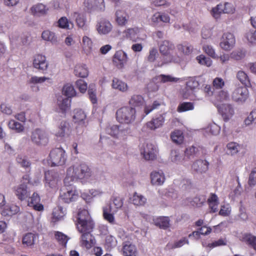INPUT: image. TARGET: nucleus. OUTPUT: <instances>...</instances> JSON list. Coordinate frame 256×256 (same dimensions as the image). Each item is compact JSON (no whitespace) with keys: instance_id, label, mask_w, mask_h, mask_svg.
<instances>
[{"instance_id":"26","label":"nucleus","mask_w":256,"mask_h":256,"mask_svg":"<svg viewBox=\"0 0 256 256\" xmlns=\"http://www.w3.org/2000/svg\"><path fill=\"white\" fill-rule=\"evenodd\" d=\"M108 132L112 136H116L119 134V133H121L124 135L129 134L130 132V129L128 127H126V128L122 129L118 126L114 125L108 130Z\"/></svg>"},{"instance_id":"48","label":"nucleus","mask_w":256,"mask_h":256,"mask_svg":"<svg viewBox=\"0 0 256 256\" xmlns=\"http://www.w3.org/2000/svg\"><path fill=\"white\" fill-rule=\"evenodd\" d=\"M246 54V52L243 50H234L230 54L231 58L238 60L244 58Z\"/></svg>"},{"instance_id":"54","label":"nucleus","mask_w":256,"mask_h":256,"mask_svg":"<svg viewBox=\"0 0 256 256\" xmlns=\"http://www.w3.org/2000/svg\"><path fill=\"white\" fill-rule=\"evenodd\" d=\"M237 78L244 84L248 86L250 84V80L246 74L242 70H240L236 74Z\"/></svg>"},{"instance_id":"37","label":"nucleus","mask_w":256,"mask_h":256,"mask_svg":"<svg viewBox=\"0 0 256 256\" xmlns=\"http://www.w3.org/2000/svg\"><path fill=\"white\" fill-rule=\"evenodd\" d=\"M189 242L188 240L186 238H183L182 239L175 242H168L166 246V248L168 250L174 249L182 247L185 244H188Z\"/></svg>"},{"instance_id":"35","label":"nucleus","mask_w":256,"mask_h":256,"mask_svg":"<svg viewBox=\"0 0 256 256\" xmlns=\"http://www.w3.org/2000/svg\"><path fill=\"white\" fill-rule=\"evenodd\" d=\"M66 214V210L61 206H58L53 210L52 220L54 222L61 220Z\"/></svg>"},{"instance_id":"15","label":"nucleus","mask_w":256,"mask_h":256,"mask_svg":"<svg viewBox=\"0 0 256 256\" xmlns=\"http://www.w3.org/2000/svg\"><path fill=\"white\" fill-rule=\"evenodd\" d=\"M74 188H63L60 190V198L65 202L69 203L77 198L75 194Z\"/></svg>"},{"instance_id":"62","label":"nucleus","mask_w":256,"mask_h":256,"mask_svg":"<svg viewBox=\"0 0 256 256\" xmlns=\"http://www.w3.org/2000/svg\"><path fill=\"white\" fill-rule=\"evenodd\" d=\"M202 50L211 58L214 59H217L218 58V56L216 54L215 50L212 46L210 45H204L202 47Z\"/></svg>"},{"instance_id":"4","label":"nucleus","mask_w":256,"mask_h":256,"mask_svg":"<svg viewBox=\"0 0 256 256\" xmlns=\"http://www.w3.org/2000/svg\"><path fill=\"white\" fill-rule=\"evenodd\" d=\"M30 140L34 145L38 146H46L49 142L48 134L39 128L34 129L30 132Z\"/></svg>"},{"instance_id":"32","label":"nucleus","mask_w":256,"mask_h":256,"mask_svg":"<svg viewBox=\"0 0 256 256\" xmlns=\"http://www.w3.org/2000/svg\"><path fill=\"white\" fill-rule=\"evenodd\" d=\"M144 104V99L141 95H133L129 100L130 107H139Z\"/></svg>"},{"instance_id":"34","label":"nucleus","mask_w":256,"mask_h":256,"mask_svg":"<svg viewBox=\"0 0 256 256\" xmlns=\"http://www.w3.org/2000/svg\"><path fill=\"white\" fill-rule=\"evenodd\" d=\"M131 201L135 206H142L146 203V198L142 195L135 192L131 198Z\"/></svg>"},{"instance_id":"22","label":"nucleus","mask_w":256,"mask_h":256,"mask_svg":"<svg viewBox=\"0 0 256 256\" xmlns=\"http://www.w3.org/2000/svg\"><path fill=\"white\" fill-rule=\"evenodd\" d=\"M14 193L18 198L21 200H24L29 196L26 185L24 184L15 187Z\"/></svg>"},{"instance_id":"39","label":"nucleus","mask_w":256,"mask_h":256,"mask_svg":"<svg viewBox=\"0 0 256 256\" xmlns=\"http://www.w3.org/2000/svg\"><path fill=\"white\" fill-rule=\"evenodd\" d=\"M32 12L36 16H41L46 13V6L42 4H38L31 8Z\"/></svg>"},{"instance_id":"8","label":"nucleus","mask_w":256,"mask_h":256,"mask_svg":"<svg viewBox=\"0 0 256 256\" xmlns=\"http://www.w3.org/2000/svg\"><path fill=\"white\" fill-rule=\"evenodd\" d=\"M142 30L138 28H130L126 30L124 33L127 38H130L134 42H139L144 40L146 36L144 34H142Z\"/></svg>"},{"instance_id":"50","label":"nucleus","mask_w":256,"mask_h":256,"mask_svg":"<svg viewBox=\"0 0 256 256\" xmlns=\"http://www.w3.org/2000/svg\"><path fill=\"white\" fill-rule=\"evenodd\" d=\"M62 94L70 98L76 94V91L72 85L68 84L64 86Z\"/></svg>"},{"instance_id":"10","label":"nucleus","mask_w":256,"mask_h":256,"mask_svg":"<svg viewBox=\"0 0 256 256\" xmlns=\"http://www.w3.org/2000/svg\"><path fill=\"white\" fill-rule=\"evenodd\" d=\"M198 86L199 83L197 80L193 78L188 80L186 82V88L183 90V97L184 98H190L194 100L193 98L194 92Z\"/></svg>"},{"instance_id":"59","label":"nucleus","mask_w":256,"mask_h":256,"mask_svg":"<svg viewBox=\"0 0 256 256\" xmlns=\"http://www.w3.org/2000/svg\"><path fill=\"white\" fill-rule=\"evenodd\" d=\"M246 38L251 44L256 46V30H250L248 32Z\"/></svg>"},{"instance_id":"53","label":"nucleus","mask_w":256,"mask_h":256,"mask_svg":"<svg viewBox=\"0 0 256 256\" xmlns=\"http://www.w3.org/2000/svg\"><path fill=\"white\" fill-rule=\"evenodd\" d=\"M17 163L22 167L28 168L30 166V163L28 158L22 155H18L16 159Z\"/></svg>"},{"instance_id":"6","label":"nucleus","mask_w":256,"mask_h":256,"mask_svg":"<svg viewBox=\"0 0 256 256\" xmlns=\"http://www.w3.org/2000/svg\"><path fill=\"white\" fill-rule=\"evenodd\" d=\"M174 48V44L168 40H164L160 44V51L163 54L164 58L162 62L158 65L162 66L164 64H168L170 62H177L180 60L179 58L174 59L170 54V51Z\"/></svg>"},{"instance_id":"60","label":"nucleus","mask_w":256,"mask_h":256,"mask_svg":"<svg viewBox=\"0 0 256 256\" xmlns=\"http://www.w3.org/2000/svg\"><path fill=\"white\" fill-rule=\"evenodd\" d=\"M158 78L161 82H176L179 80L178 78L173 77L170 75L160 74L158 76Z\"/></svg>"},{"instance_id":"43","label":"nucleus","mask_w":256,"mask_h":256,"mask_svg":"<svg viewBox=\"0 0 256 256\" xmlns=\"http://www.w3.org/2000/svg\"><path fill=\"white\" fill-rule=\"evenodd\" d=\"M154 224L160 228L166 229L170 226V220L168 217H160L156 220Z\"/></svg>"},{"instance_id":"24","label":"nucleus","mask_w":256,"mask_h":256,"mask_svg":"<svg viewBox=\"0 0 256 256\" xmlns=\"http://www.w3.org/2000/svg\"><path fill=\"white\" fill-rule=\"evenodd\" d=\"M137 252V249L134 244L129 242L123 244L122 253L124 256H136Z\"/></svg>"},{"instance_id":"18","label":"nucleus","mask_w":256,"mask_h":256,"mask_svg":"<svg viewBox=\"0 0 256 256\" xmlns=\"http://www.w3.org/2000/svg\"><path fill=\"white\" fill-rule=\"evenodd\" d=\"M96 29L100 34H106L111 31L112 25L108 20H102L96 24Z\"/></svg>"},{"instance_id":"29","label":"nucleus","mask_w":256,"mask_h":256,"mask_svg":"<svg viewBox=\"0 0 256 256\" xmlns=\"http://www.w3.org/2000/svg\"><path fill=\"white\" fill-rule=\"evenodd\" d=\"M86 116V114L83 110H76L74 112L73 119L74 122H78L80 124H84Z\"/></svg>"},{"instance_id":"58","label":"nucleus","mask_w":256,"mask_h":256,"mask_svg":"<svg viewBox=\"0 0 256 256\" xmlns=\"http://www.w3.org/2000/svg\"><path fill=\"white\" fill-rule=\"evenodd\" d=\"M114 58L116 60L119 61L122 65L126 62L128 59L126 54L122 50L116 52L114 54Z\"/></svg>"},{"instance_id":"27","label":"nucleus","mask_w":256,"mask_h":256,"mask_svg":"<svg viewBox=\"0 0 256 256\" xmlns=\"http://www.w3.org/2000/svg\"><path fill=\"white\" fill-rule=\"evenodd\" d=\"M58 104L62 112L64 113L70 108V100L68 98H64L60 96L58 99Z\"/></svg>"},{"instance_id":"7","label":"nucleus","mask_w":256,"mask_h":256,"mask_svg":"<svg viewBox=\"0 0 256 256\" xmlns=\"http://www.w3.org/2000/svg\"><path fill=\"white\" fill-rule=\"evenodd\" d=\"M235 42L234 35L232 33L226 32L222 35L220 46L224 50L229 51L234 48Z\"/></svg>"},{"instance_id":"36","label":"nucleus","mask_w":256,"mask_h":256,"mask_svg":"<svg viewBox=\"0 0 256 256\" xmlns=\"http://www.w3.org/2000/svg\"><path fill=\"white\" fill-rule=\"evenodd\" d=\"M184 160V156L182 152L179 150H174L171 151L170 160L172 162L179 164Z\"/></svg>"},{"instance_id":"12","label":"nucleus","mask_w":256,"mask_h":256,"mask_svg":"<svg viewBox=\"0 0 256 256\" xmlns=\"http://www.w3.org/2000/svg\"><path fill=\"white\" fill-rule=\"evenodd\" d=\"M141 154L147 160H152L156 158V150L154 146L151 144H147L143 146L141 150Z\"/></svg>"},{"instance_id":"11","label":"nucleus","mask_w":256,"mask_h":256,"mask_svg":"<svg viewBox=\"0 0 256 256\" xmlns=\"http://www.w3.org/2000/svg\"><path fill=\"white\" fill-rule=\"evenodd\" d=\"M248 96V90L246 87L239 86L236 88L232 94V100L238 102H245Z\"/></svg>"},{"instance_id":"9","label":"nucleus","mask_w":256,"mask_h":256,"mask_svg":"<svg viewBox=\"0 0 256 256\" xmlns=\"http://www.w3.org/2000/svg\"><path fill=\"white\" fill-rule=\"evenodd\" d=\"M215 104L219 112L221 114L225 121L228 120L234 114V110L230 104H218L216 103Z\"/></svg>"},{"instance_id":"63","label":"nucleus","mask_w":256,"mask_h":256,"mask_svg":"<svg viewBox=\"0 0 256 256\" xmlns=\"http://www.w3.org/2000/svg\"><path fill=\"white\" fill-rule=\"evenodd\" d=\"M194 108L192 103L190 102H184L179 104L178 107V112H186L192 110Z\"/></svg>"},{"instance_id":"33","label":"nucleus","mask_w":256,"mask_h":256,"mask_svg":"<svg viewBox=\"0 0 256 256\" xmlns=\"http://www.w3.org/2000/svg\"><path fill=\"white\" fill-rule=\"evenodd\" d=\"M42 38L44 40L50 42L52 44H56L58 42L57 37L55 34L48 30H44L42 32Z\"/></svg>"},{"instance_id":"1","label":"nucleus","mask_w":256,"mask_h":256,"mask_svg":"<svg viewBox=\"0 0 256 256\" xmlns=\"http://www.w3.org/2000/svg\"><path fill=\"white\" fill-rule=\"evenodd\" d=\"M92 175V172L85 163L75 164L67 170L66 176L64 180L66 186H72L71 182L78 180H88Z\"/></svg>"},{"instance_id":"13","label":"nucleus","mask_w":256,"mask_h":256,"mask_svg":"<svg viewBox=\"0 0 256 256\" xmlns=\"http://www.w3.org/2000/svg\"><path fill=\"white\" fill-rule=\"evenodd\" d=\"M80 244L82 247L86 249H90L95 244V239L92 235V232L80 234Z\"/></svg>"},{"instance_id":"17","label":"nucleus","mask_w":256,"mask_h":256,"mask_svg":"<svg viewBox=\"0 0 256 256\" xmlns=\"http://www.w3.org/2000/svg\"><path fill=\"white\" fill-rule=\"evenodd\" d=\"M33 66L37 69L42 70H46L48 66V62L45 56L42 54H37L34 56Z\"/></svg>"},{"instance_id":"61","label":"nucleus","mask_w":256,"mask_h":256,"mask_svg":"<svg viewBox=\"0 0 256 256\" xmlns=\"http://www.w3.org/2000/svg\"><path fill=\"white\" fill-rule=\"evenodd\" d=\"M244 240L247 244L256 250V236L251 234H246L244 238Z\"/></svg>"},{"instance_id":"3","label":"nucleus","mask_w":256,"mask_h":256,"mask_svg":"<svg viewBox=\"0 0 256 256\" xmlns=\"http://www.w3.org/2000/svg\"><path fill=\"white\" fill-rule=\"evenodd\" d=\"M117 120L120 123L132 124L136 119V110L134 108L124 106L116 112Z\"/></svg>"},{"instance_id":"23","label":"nucleus","mask_w":256,"mask_h":256,"mask_svg":"<svg viewBox=\"0 0 256 256\" xmlns=\"http://www.w3.org/2000/svg\"><path fill=\"white\" fill-rule=\"evenodd\" d=\"M40 198L37 193L34 192L32 196L30 198V200L28 201V204L32 206L35 210L42 211L44 209L43 205L40 204Z\"/></svg>"},{"instance_id":"49","label":"nucleus","mask_w":256,"mask_h":256,"mask_svg":"<svg viewBox=\"0 0 256 256\" xmlns=\"http://www.w3.org/2000/svg\"><path fill=\"white\" fill-rule=\"evenodd\" d=\"M8 126L10 128L15 130L18 132H22L24 130V127L21 124L14 120L9 121Z\"/></svg>"},{"instance_id":"40","label":"nucleus","mask_w":256,"mask_h":256,"mask_svg":"<svg viewBox=\"0 0 256 256\" xmlns=\"http://www.w3.org/2000/svg\"><path fill=\"white\" fill-rule=\"evenodd\" d=\"M54 233V238L59 243V244L65 246L69 240L68 236L62 232H60L55 231Z\"/></svg>"},{"instance_id":"42","label":"nucleus","mask_w":256,"mask_h":256,"mask_svg":"<svg viewBox=\"0 0 256 256\" xmlns=\"http://www.w3.org/2000/svg\"><path fill=\"white\" fill-rule=\"evenodd\" d=\"M20 211V208L16 205H12L6 206L2 212V214L4 216H11L17 214Z\"/></svg>"},{"instance_id":"30","label":"nucleus","mask_w":256,"mask_h":256,"mask_svg":"<svg viewBox=\"0 0 256 256\" xmlns=\"http://www.w3.org/2000/svg\"><path fill=\"white\" fill-rule=\"evenodd\" d=\"M38 236L30 232L26 234L22 238V244L26 246H30L34 244Z\"/></svg>"},{"instance_id":"25","label":"nucleus","mask_w":256,"mask_h":256,"mask_svg":"<svg viewBox=\"0 0 256 256\" xmlns=\"http://www.w3.org/2000/svg\"><path fill=\"white\" fill-rule=\"evenodd\" d=\"M74 73L76 76L84 78L88 76V70L85 64H80L75 66Z\"/></svg>"},{"instance_id":"56","label":"nucleus","mask_w":256,"mask_h":256,"mask_svg":"<svg viewBox=\"0 0 256 256\" xmlns=\"http://www.w3.org/2000/svg\"><path fill=\"white\" fill-rule=\"evenodd\" d=\"M117 241L114 237L111 235L106 236L105 240L106 246L109 250L115 247L116 246Z\"/></svg>"},{"instance_id":"46","label":"nucleus","mask_w":256,"mask_h":256,"mask_svg":"<svg viewBox=\"0 0 256 256\" xmlns=\"http://www.w3.org/2000/svg\"><path fill=\"white\" fill-rule=\"evenodd\" d=\"M111 206L108 205L103 209V216L104 218L110 223H114V218L113 214L110 213Z\"/></svg>"},{"instance_id":"51","label":"nucleus","mask_w":256,"mask_h":256,"mask_svg":"<svg viewBox=\"0 0 256 256\" xmlns=\"http://www.w3.org/2000/svg\"><path fill=\"white\" fill-rule=\"evenodd\" d=\"M171 138L174 142L180 144L184 140V136L182 131L177 130L174 131L171 134Z\"/></svg>"},{"instance_id":"20","label":"nucleus","mask_w":256,"mask_h":256,"mask_svg":"<svg viewBox=\"0 0 256 256\" xmlns=\"http://www.w3.org/2000/svg\"><path fill=\"white\" fill-rule=\"evenodd\" d=\"M70 132V126L68 122L63 121L59 125L56 136L57 137L62 138L69 135Z\"/></svg>"},{"instance_id":"57","label":"nucleus","mask_w":256,"mask_h":256,"mask_svg":"<svg viewBox=\"0 0 256 256\" xmlns=\"http://www.w3.org/2000/svg\"><path fill=\"white\" fill-rule=\"evenodd\" d=\"M196 60L199 64L202 65L206 66L208 67L210 66L212 64V60L208 57H206L203 54H200L196 57Z\"/></svg>"},{"instance_id":"52","label":"nucleus","mask_w":256,"mask_h":256,"mask_svg":"<svg viewBox=\"0 0 256 256\" xmlns=\"http://www.w3.org/2000/svg\"><path fill=\"white\" fill-rule=\"evenodd\" d=\"M74 16L76 18V22L77 26L80 28H84L86 22V17L84 15L77 12L74 14Z\"/></svg>"},{"instance_id":"41","label":"nucleus","mask_w":256,"mask_h":256,"mask_svg":"<svg viewBox=\"0 0 256 256\" xmlns=\"http://www.w3.org/2000/svg\"><path fill=\"white\" fill-rule=\"evenodd\" d=\"M112 86L114 88L117 89L122 92H126L128 88L126 83L116 78L112 80Z\"/></svg>"},{"instance_id":"45","label":"nucleus","mask_w":256,"mask_h":256,"mask_svg":"<svg viewBox=\"0 0 256 256\" xmlns=\"http://www.w3.org/2000/svg\"><path fill=\"white\" fill-rule=\"evenodd\" d=\"M222 7V4L220 3L217 4L215 7H214L211 10L210 13L212 17L218 20L220 19L221 16V14L223 13Z\"/></svg>"},{"instance_id":"44","label":"nucleus","mask_w":256,"mask_h":256,"mask_svg":"<svg viewBox=\"0 0 256 256\" xmlns=\"http://www.w3.org/2000/svg\"><path fill=\"white\" fill-rule=\"evenodd\" d=\"M47 81L49 83H51L50 79L49 78L42 76L38 77L37 76H32L29 78L28 83L30 84H42Z\"/></svg>"},{"instance_id":"55","label":"nucleus","mask_w":256,"mask_h":256,"mask_svg":"<svg viewBox=\"0 0 256 256\" xmlns=\"http://www.w3.org/2000/svg\"><path fill=\"white\" fill-rule=\"evenodd\" d=\"M222 5L223 13L226 14H233L235 11L234 5L228 2H220Z\"/></svg>"},{"instance_id":"16","label":"nucleus","mask_w":256,"mask_h":256,"mask_svg":"<svg viewBox=\"0 0 256 256\" xmlns=\"http://www.w3.org/2000/svg\"><path fill=\"white\" fill-rule=\"evenodd\" d=\"M208 168V162L206 160H198L192 164V168L196 173L202 174L206 172Z\"/></svg>"},{"instance_id":"19","label":"nucleus","mask_w":256,"mask_h":256,"mask_svg":"<svg viewBox=\"0 0 256 256\" xmlns=\"http://www.w3.org/2000/svg\"><path fill=\"white\" fill-rule=\"evenodd\" d=\"M151 183L152 185L160 186L165 181V176L162 170L154 171L150 174Z\"/></svg>"},{"instance_id":"47","label":"nucleus","mask_w":256,"mask_h":256,"mask_svg":"<svg viewBox=\"0 0 256 256\" xmlns=\"http://www.w3.org/2000/svg\"><path fill=\"white\" fill-rule=\"evenodd\" d=\"M92 46L91 39L87 36H84L82 40V47L85 52H89Z\"/></svg>"},{"instance_id":"28","label":"nucleus","mask_w":256,"mask_h":256,"mask_svg":"<svg viewBox=\"0 0 256 256\" xmlns=\"http://www.w3.org/2000/svg\"><path fill=\"white\" fill-rule=\"evenodd\" d=\"M164 118L162 115L156 118H154L146 124V126L151 130H154L162 126L164 122Z\"/></svg>"},{"instance_id":"5","label":"nucleus","mask_w":256,"mask_h":256,"mask_svg":"<svg viewBox=\"0 0 256 256\" xmlns=\"http://www.w3.org/2000/svg\"><path fill=\"white\" fill-rule=\"evenodd\" d=\"M66 157V152L62 148H54L49 154V163L52 166H62L65 164Z\"/></svg>"},{"instance_id":"64","label":"nucleus","mask_w":256,"mask_h":256,"mask_svg":"<svg viewBox=\"0 0 256 256\" xmlns=\"http://www.w3.org/2000/svg\"><path fill=\"white\" fill-rule=\"evenodd\" d=\"M229 98V94L227 91L221 90L218 92L216 96L217 102H222L226 100Z\"/></svg>"},{"instance_id":"2","label":"nucleus","mask_w":256,"mask_h":256,"mask_svg":"<svg viewBox=\"0 0 256 256\" xmlns=\"http://www.w3.org/2000/svg\"><path fill=\"white\" fill-rule=\"evenodd\" d=\"M77 221V228L80 234L92 232L94 222L87 210H83L78 212Z\"/></svg>"},{"instance_id":"31","label":"nucleus","mask_w":256,"mask_h":256,"mask_svg":"<svg viewBox=\"0 0 256 256\" xmlns=\"http://www.w3.org/2000/svg\"><path fill=\"white\" fill-rule=\"evenodd\" d=\"M226 153L230 156L236 154L241 150L240 146L234 142H230L227 144Z\"/></svg>"},{"instance_id":"38","label":"nucleus","mask_w":256,"mask_h":256,"mask_svg":"<svg viewBox=\"0 0 256 256\" xmlns=\"http://www.w3.org/2000/svg\"><path fill=\"white\" fill-rule=\"evenodd\" d=\"M58 26L64 29L70 30L73 28L74 24L66 16L60 18L58 22Z\"/></svg>"},{"instance_id":"14","label":"nucleus","mask_w":256,"mask_h":256,"mask_svg":"<svg viewBox=\"0 0 256 256\" xmlns=\"http://www.w3.org/2000/svg\"><path fill=\"white\" fill-rule=\"evenodd\" d=\"M58 174L53 171H48L45 172V186L50 188H56L58 182Z\"/></svg>"},{"instance_id":"21","label":"nucleus","mask_w":256,"mask_h":256,"mask_svg":"<svg viewBox=\"0 0 256 256\" xmlns=\"http://www.w3.org/2000/svg\"><path fill=\"white\" fill-rule=\"evenodd\" d=\"M116 22L118 26H124L128 22L130 16L124 10H118L116 12Z\"/></svg>"}]
</instances>
